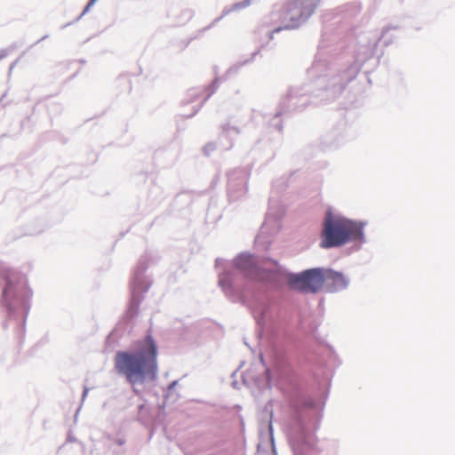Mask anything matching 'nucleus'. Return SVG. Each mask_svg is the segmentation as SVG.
Instances as JSON below:
<instances>
[{"instance_id":"f257e3e1","label":"nucleus","mask_w":455,"mask_h":455,"mask_svg":"<svg viewBox=\"0 0 455 455\" xmlns=\"http://www.w3.org/2000/svg\"><path fill=\"white\" fill-rule=\"evenodd\" d=\"M115 369L124 376L133 391L138 384L155 380L157 375V346L151 336L137 343V351H118L115 355Z\"/></svg>"},{"instance_id":"f03ea898","label":"nucleus","mask_w":455,"mask_h":455,"mask_svg":"<svg viewBox=\"0 0 455 455\" xmlns=\"http://www.w3.org/2000/svg\"><path fill=\"white\" fill-rule=\"evenodd\" d=\"M361 223L340 217H333L328 213L323 222L321 247H339L349 241L363 238Z\"/></svg>"},{"instance_id":"7ed1b4c3","label":"nucleus","mask_w":455,"mask_h":455,"mask_svg":"<svg viewBox=\"0 0 455 455\" xmlns=\"http://www.w3.org/2000/svg\"><path fill=\"white\" fill-rule=\"evenodd\" d=\"M325 269L312 268L290 277V284L302 291L316 292L324 284Z\"/></svg>"},{"instance_id":"20e7f679","label":"nucleus","mask_w":455,"mask_h":455,"mask_svg":"<svg viewBox=\"0 0 455 455\" xmlns=\"http://www.w3.org/2000/svg\"><path fill=\"white\" fill-rule=\"evenodd\" d=\"M5 284L3 290V296L6 300L16 298L22 293L26 288L24 277L18 272L6 271L4 274Z\"/></svg>"},{"instance_id":"0eeeda50","label":"nucleus","mask_w":455,"mask_h":455,"mask_svg":"<svg viewBox=\"0 0 455 455\" xmlns=\"http://www.w3.org/2000/svg\"><path fill=\"white\" fill-rule=\"evenodd\" d=\"M96 1L97 0H90V2L88 3V4L85 8V11H87L91 6H92Z\"/></svg>"},{"instance_id":"423d86ee","label":"nucleus","mask_w":455,"mask_h":455,"mask_svg":"<svg viewBox=\"0 0 455 455\" xmlns=\"http://www.w3.org/2000/svg\"><path fill=\"white\" fill-rule=\"evenodd\" d=\"M251 4V1L250 0H246V1H243L240 4H238L237 5L240 6V7H245V6H248Z\"/></svg>"},{"instance_id":"39448f33","label":"nucleus","mask_w":455,"mask_h":455,"mask_svg":"<svg viewBox=\"0 0 455 455\" xmlns=\"http://www.w3.org/2000/svg\"><path fill=\"white\" fill-rule=\"evenodd\" d=\"M324 283L331 286L332 290L344 288L347 284L345 277L340 273L325 269Z\"/></svg>"}]
</instances>
